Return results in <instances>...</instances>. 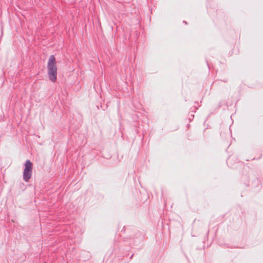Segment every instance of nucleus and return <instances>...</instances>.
Wrapping results in <instances>:
<instances>
[{
	"label": "nucleus",
	"mask_w": 263,
	"mask_h": 263,
	"mask_svg": "<svg viewBox=\"0 0 263 263\" xmlns=\"http://www.w3.org/2000/svg\"><path fill=\"white\" fill-rule=\"evenodd\" d=\"M47 72L49 80L55 82L57 78V66L55 58L53 55L49 57L47 63Z\"/></svg>",
	"instance_id": "nucleus-1"
},
{
	"label": "nucleus",
	"mask_w": 263,
	"mask_h": 263,
	"mask_svg": "<svg viewBox=\"0 0 263 263\" xmlns=\"http://www.w3.org/2000/svg\"><path fill=\"white\" fill-rule=\"evenodd\" d=\"M32 171V164L30 160H27L25 164V168L23 171V179L28 181L31 178Z\"/></svg>",
	"instance_id": "nucleus-2"
}]
</instances>
